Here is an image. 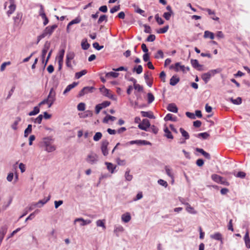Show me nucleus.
<instances>
[{"label":"nucleus","instance_id":"nucleus-1","mask_svg":"<svg viewBox=\"0 0 250 250\" xmlns=\"http://www.w3.org/2000/svg\"><path fill=\"white\" fill-rule=\"evenodd\" d=\"M53 139L51 137L43 139V144L45 146V150L48 152H52L56 149V147L52 145Z\"/></svg>","mask_w":250,"mask_h":250},{"label":"nucleus","instance_id":"nucleus-2","mask_svg":"<svg viewBox=\"0 0 250 250\" xmlns=\"http://www.w3.org/2000/svg\"><path fill=\"white\" fill-rule=\"evenodd\" d=\"M170 69H174L176 72L182 71L186 73L187 71H189V67H185V65H182L180 62H176L174 64H172L170 66Z\"/></svg>","mask_w":250,"mask_h":250},{"label":"nucleus","instance_id":"nucleus-3","mask_svg":"<svg viewBox=\"0 0 250 250\" xmlns=\"http://www.w3.org/2000/svg\"><path fill=\"white\" fill-rule=\"evenodd\" d=\"M23 14L22 12H17L16 16L13 17L14 26L15 27H20L23 24L22 21Z\"/></svg>","mask_w":250,"mask_h":250},{"label":"nucleus","instance_id":"nucleus-4","mask_svg":"<svg viewBox=\"0 0 250 250\" xmlns=\"http://www.w3.org/2000/svg\"><path fill=\"white\" fill-rule=\"evenodd\" d=\"M219 71L218 69H213L211 70L207 73H204L202 75V79L206 83H207L211 77L213 76L215 74L218 73Z\"/></svg>","mask_w":250,"mask_h":250},{"label":"nucleus","instance_id":"nucleus-5","mask_svg":"<svg viewBox=\"0 0 250 250\" xmlns=\"http://www.w3.org/2000/svg\"><path fill=\"white\" fill-rule=\"evenodd\" d=\"M47 99L49 103V107H50L56 100V92L53 88L50 89Z\"/></svg>","mask_w":250,"mask_h":250},{"label":"nucleus","instance_id":"nucleus-6","mask_svg":"<svg viewBox=\"0 0 250 250\" xmlns=\"http://www.w3.org/2000/svg\"><path fill=\"white\" fill-rule=\"evenodd\" d=\"M150 126V124L149 121L147 119H143L142 123L138 125V127L140 129L145 131H147Z\"/></svg>","mask_w":250,"mask_h":250},{"label":"nucleus","instance_id":"nucleus-7","mask_svg":"<svg viewBox=\"0 0 250 250\" xmlns=\"http://www.w3.org/2000/svg\"><path fill=\"white\" fill-rule=\"evenodd\" d=\"M109 145V142L107 140H103L102 142L101 150L104 156H107L108 154V150L107 146Z\"/></svg>","mask_w":250,"mask_h":250},{"label":"nucleus","instance_id":"nucleus-8","mask_svg":"<svg viewBox=\"0 0 250 250\" xmlns=\"http://www.w3.org/2000/svg\"><path fill=\"white\" fill-rule=\"evenodd\" d=\"M95 88L93 86H86L84 87L79 92V96L80 97L83 96L84 95L88 93H92Z\"/></svg>","mask_w":250,"mask_h":250},{"label":"nucleus","instance_id":"nucleus-9","mask_svg":"<svg viewBox=\"0 0 250 250\" xmlns=\"http://www.w3.org/2000/svg\"><path fill=\"white\" fill-rule=\"evenodd\" d=\"M100 91L104 96L111 99H114V96L111 93L110 90L105 88L104 86H103L102 88H101Z\"/></svg>","mask_w":250,"mask_h":250},{"label":"nucleus","instance_id":"nucleus-10","mask_svg":"<svg viewBox=\"0 0 250 250\" xmlns=\"http://www.w3.org/2000/svg\"><path fill=\"white\" fill-rule=\"evenodd\" d=\"M97 160L98 156L96 154L93 153L89 154L86 158V161L91 164L96 163Z\"/></svg>","mask_w":250,"mask_h":250},{"label":"nucleus","instance_id":"nucleus-11","mask_svg":"<svg viewBox=\"0 0 250 250\" xmlns=\"http://www.w3.org/2000/svg\"><path fill=\"white\" fill-rule=\"evenodd\" d=\"M150 143L146 140H135L130 141L126 144V145H133V144H137L139 145H146L149 144Z\"/></svg>","mask_w":250,"mask_h":250},{"label":"nucleus","instance_id":"nucleus-12","mask_svg":"<svg viewBox=\"0 0 250 250\" xmlns=\"http://www.w3.org/2000/svg\"><path fill=\"white\" fill-rule=\"evenodd\" d=\"M57 27V26L55 24L52 26H48L45 28L43 32L45 33V35H50L54 31V30Z\"/></svg>","mask_w":250,"mask_h":250},{"label":"nucleus","instance_id":"nucleus-13","mask_svg":"<svg viewBox=\"0 0 250 250\" xmlns=\"http://www.w3.org/2000/svg\"><path fill=\"white\" fill-rule=\"evenodd\" d=\"M50 47V43L48 42H46L43 46V48L42 50V62H44V58L46 56L47 52H48Z\"/></svg>","mask_w":250,"mask_h":250},{"label":"nucleus","instance_id":"nucleus-14","mask_svg":"<svg viewBox=\"0 0 250 250\" xmlns=\"http://www.w3.org/2000/svg\"><path fill=\"white\" fill-rule=\"evenodd\" d=\"M202 10L207 11L208 14L211 16V18L215 21H218L219 18L215 16V13L214 11H212L208 8H202Z\"/></svg>","mask_w":250,"mask_h":250},{"label":"nucleus","instance_id":"nucleus-15","mask_svg":"<svg viewBox=\"0 0 250 250\" xmlns=\"http://www.w3.org/2000/svg\"><path fill=\"white\" fill-rule=\"evenodd\" d=\"M76 222H80V225L82 226L89 224L91 223V221L90 220H84L83 218H82L76 219L74 221V223H76Z\"/></svg>","mask_w":250,"mask_h":250},{"label":"nucleus","instance_id":"nucleus-16","mask_svg":"<svg viewBox=\"0 0 250 250\" xmlns=\"http://www.w3.org/2000/svg\"><path fill=\"white\" fill-rule=\"evenodd\" d=\"M244 239L246 247L248 249H250V238L249 237V231L248 229H247Z\"/></svg>","mask_w":250,"mask_h":250},{"label":"nucleus","instance_id":"nucleus-17","mask_svg":"<svg viewBox=\"0 0 250 250\" xmlns=\"http://www.w3.org/2000/svg\"><path fill=\"white\" fill-rule=\"evenodd\" d=\"M150 74V73L148 71H147L145 73L144 75L145 79L146 81L147 85L150 87H151L152 84V81L149 78V75Z\"/></svg>","mask_w":250,"mask_h":250},{"label":"nucleus","instance_id":"nucleus-18","mask_svg":"<svg viewBox=\"0 0 250 250\" xmlns=\"http://www.w3.org/2000/svg\"><path fill=\"white\" fill-rule=\"evenodd\" d=\"M167 109L169 111L177 113L178 112V108L176 104L174 103L170 104L168 105Z\"/></svg>","mask_w":250,"mask_h":250},{"label":"nucleus","instance_id":"nucleus-19","mask_svg":"<svg viewBox=\"0 0 250 250\" xmlns=\"http://www.w3.org/2000/svg\"><path fill=\"white\" fill-rule=\"evenodd\" d=\"M196 151L199 153H201L207 159H208V160L210 159L211 158H210V154L204 151L203 149L200 148H196Z\"/></svg>","mask_w":250,"mask_h":250},{"label":"nucleus","instance_id":"nucleus-20","mask_svg":"<svg viewBox=\"0 0 250 250\" xmlns=\"http://www.w3.org/2000/svg\"><path fill=\"white\" fill-rule=\"evenodd\" d=\"M191 63L194 68L199 70H201V67H202V65L199 63L198 61L197 60H191Z\"/></svg>","mask_w":250,"mask_h":250},{"label":"nucleus","instance_id":"nucleus-21","mask_svg":"<svg viewBox=\"0 0 250 250\" xmlns=\"http://www.w3.org/2000/svg\"><path fill=\"white\" fill-rule=\"evenodd\" d=\"M142 116L143 117H148L150 119H154L155 117L151 111H144L141 112Z\"/></svg>","mask_w":250,"mask_h":250},{"label":"nucleus","instance_id":"nucleus-22","mask_svg":"<svg viewBox=\"0 0 250 250\" xmlns=\"http://www.w3.org/2000/svg\"><path fill=\"white\" fill-rule=\"evenodd\" d=\"M165 121H171L176 122L177 120V118L173 116L172 114L168 113L167 114L164 118Z\"/></svg>","mask_w":250,"mask_h":250},{"label":"nucleus","instance_id":"nucleus-23","mask_svg":"<svg viewBox=\"0 0 250 250\" xmlns=\"http://www.w3.org/2000/svg\"><path fill=\"white\" fill-rule=\"evenodd\" d=\"M78 84L77 83L74 82L72 83L69 84L67 86L65 89L64 90L63 93V94H65L67 92H69L72 88H74Z\"/></svg>","mask_w":250,"mask_h":250},{"label":"nucleus","instance_id":"nucleus-24","mask_svg":"<svg viewBox=\"0 0 250 250\" xmlns=\"http://www.w3.org/2000/svg\"><path fill=\"white\" fill-rule=\"evenodd\" d=\"M131 216L129 213L126 212L122 215V220L125 223H127L131 220Z\"/></svg>","mask_w":250,"mask_h":250},{"label":"nucleus","instance_id":"nucleus-25","mask_svg":"<svg viewBox=\"0 0 250 250\" xmlns=\"http://www.w3.org/2000/svg\"><path fill=\"white\" fill-rule=\"evenodd\" d=\"M180 81V79L177 76H173L170 80V84L171 85H175Z\"/></svg>","mask_w":250,"mask_h":250},{"label":"nucleus","instance_id":"nucleus-26","mask_svg":"<svg viewBox=\"0 0 250 250\" xmlns=\"http://www.w3.org/2000/svg\"><path fill=\"white\" fill-rule=\"evenodd\" d=\"M50 196L47 197V199H44L43 200H41L36 204H35V206H37L39 207H42L43 205L46 204L49 200H50Z\"/></svg>","mask_w":250,"mask_h":250},{"label":"nucleus","instance_id":"nucleus-27","mask_svg":"<svg viewBox=\"0 0 250 250\" xmlns=\"http://www.w3.org/2000/svg\"><path fill=\"white\" fill-rule=\"evenodd\" d=\"M16 6L15 4H10L9 6V10L7 11V15L8 17H10L15 11Z\"/></svg>","mask_w":250,"mask_h":250},{"label":"nucleus","instance_id":"nucleus-28","mask_svg":"<svg viewBox=\"0 0 250 250\" xmlns=\"http://www.w3.org/2000/svg\"><path fill=\"white\" fill-rule=\"evenodd\" d=\"M105 164L107 166V169L111 173H114V171L116 168V166H114L112 163L109 162H105Z\"/></svg>","mask_w":250,"mask_h":250},{"label":"nucleus","instance_id":"nucleus-29","mask_svg":"<svg viewBox=\"0 0 250 250\" xmlns=\"http://www.w3.org/2000/svg\"><path fill=\"white\" fill-rule=\"evenodd\" d=\"M164 132H165V136L168 138V139H172L173 138V135H172L171 132L169 130L168 128L166 126L165 128H164Z\"/></svg>","mask_w":250,"mask_h":250},{"label":"nucleus","instance_id":"nucleus-30","mask_svg":"<svg viewBox=\"0 0 250 250\" xmlns=\"http://www.w3.org/2000/svg\"><path fill=\"white\" fill-rule=\"evenodd\" d=\"M210 237L214 240H222V234L219 232L215 233L214 234L211 235Z\"/></svg>","mask_w":250,"mask_h":250},{"label":"nucleus","instance_id":"nucleus-31","mask_svg":"<svg viewBox=\"0 0 250 250\" xmlns=\"http://www.w3.org/2000/svg\"><path fill=\"white\" fill-rule=\"evenodd\" d=\"M116 119L115 117L107 115L104 118L103 122L104 123H107L109 120L114 121Z\"/></svg>","mask_w":250,"mask_h":250},{"label":"nucleus","instance_id":"nucleus-32","mask_svg":"<svg viewBox=\"0 0 250 250\" xmlns=\"http://www.w3.org/2000/svg\"><path fill=\"white\" fill-rule=\"evenodd\" d=\"M186 210L191 214H196V211L194 210V208H192L188 203H186Z\"/></svg>","mask_w":250,"mask_h":250},{"label":"nucleus","instance_id":"nucleus-33","mask_svg":"<svg viewBox=\"0 0 250 250\" xmlns=\"http://www.w3.org/2000/svg\"><path fill=\"white\" fill-rule=\"evenodd\" d=\"M87 71L85 69L81 71L77 72L75 73V78L77 79H80L81 77L85 75L87 73Z\"/></svg>","mask_w":250,"mask_h":250},{"label":"nucleus","instance_id":"nucleus-34","mask_svg":"<svg viewBox=\"0 0 250 250\" xmlns=\"http://www.w3.org/2000/svg\"><path fill=\"white\" fill-rule=\"evenodd\" d=\"M195 136L197 138H202L203 139H206L209 136V135L207 132H203L196 134Z\"/></svg>","mask_w":250,"mask_h":250},{"label":"nucleus","instance_id":"nucleus-35","mask_svg":"<svg viewBox=\"0 0 250 250\" xmlns=\"http://www.w3.org/2000/svg\"><path fill=\"white\" fill-rule=\"evenodd\" d=\"M81 19L80 17H77L71 21L67 25V28H69V26L74 24L79 23L81 22Z\"/></svg>","mask_w":250,"mask_h":250},{"label":"nucleus","instance_id":"nucleus-36","mask_svg":"<svg viewBox=\"0 0 250 250\" xmlns=\"http://www.w3.org/2000/svg\"><path fill=\"white\" fill-rule=\"evenodd\" d=\"M130 170L127 168L125 172V177L126 181H130L132 179L133 176L130 174Z\"/></svg>","mask_w":250,"mask_h":250},{"label":"nucleus","instance_id":"nucleus-37","mask_svg":"<svg viewBox=\"0 0 250 250\" xmlns=\"http://www.w3.org/2000/svg\"><path fill=\"white\" fill-rule=\"evenodd\" d=\"M204 38H209L210 39H213L214 38V34L212 32H211L208 31H205L204 32Z\"/></svg>","mask_w":250,"mask_h":250},{"label":"nucleus","instance_id":"nucleus-38","mask_svg":"<svg viewBox=\"0 0 250 250\" xmlns=\"http://www.w3.org/2000/svg\"><path fill=\"white\" fill-rule=\"evenodd\" d=\"M124 230V228L122 226H120L116 227L115 228L114 232L116 234L117 236H119V233L122 232Z\"/></svg>","mask_w":250,"mask_h":250},{"label":"nucleus","instance_id":"nucleus-39","mask_svg":"<svg viewBox=\"0 0 250 250\" xmlns=\"http://www.w3.org/2000/svg\"><path fill=\"white\" fill-rule=\"evenodd\" d=\"M119 75V74L117 72H109L105 74V77L106 78L113 77V78H117Z\"/></svg>","mask_w":250,"mask_h":250},{"label":"nucleus","instance_id":"nucleus-40","mask_svg":"<svg viewBox=\"0 0 250 250\" xmlns=\"http://www.w3.org/2000/svg\"><path fill=\"white\" fill-rule=\"evenodd\" d=\"M39 107H40V106H39V105L34 107L33 110L30 112L28 113V115L29 116H33V115H36L38 113H39L40 112V108Z\"/></svg>","mask_w":250,"mask_h":250},{"label":"nucleus","instance_id":"nucleus-41","mask_svg":"<svg viewBox=\"0 0 250 250\" xmlns=\"http://www.w3.org/2000/svg\"><path fill=\"white\" fill-rule=\"evenodd\" d=\"M212 179L216 182L219 183L221 180H223V177L221 176L217 175V174H213L211 176Z\"/></svg>","mask_w":250,"mask_h":250},{"label":"nucleus","instance_id":"nucleus-42","mask_svg":"<svg viewBox=\"0 0 250 250\" xmlns=\"http://www.w3.org/2000/svg\"><path fill=\"white\" fill-rule=\"evenodd\" d=\"M180 131L181 133L182 136L185 138L186 140L189 139V136L188 132L185 130L183 128H180Z\"/></svg>","mask_w":250,"mask_h":250},{"label":"nucleus","instance_id":"nucleus-43","mask_svg":"<svg viewBox=\"0 0 250 250\" xmlns=\"http://www.w3.org/2000/svg\"><path fill=\"white\" fill-rule=\"evenodd\" d=\"M133 72H136L138 74H141L143 71V67L141 65H138L137 67H134Z\"/></svg>","mask_w":250,"mask_h":250},{"label":"nucleus","instance_id":"nucleus-44","mask_svg":"<svg viewBox=\"0 0 250 250\" xmlns=\"http://www.w3.org/2000/svg\"><path fill=\"white\" fill-rule=\"evenodd\" d=\"M230 100L235 104H240L242 103V99L240 97H238L236 99H233L232 98H231Z\"/></svg>","mask_w":250,"mask_h":250},{"label":"nucleus","instance_id":"nucleus-45","mask_svg":"<svg viewBox=\"0 0 250 250\" xmlns=\"http://www.w3.org/2000/svg\"><path fill=\"white\" fill-rule=\"evenodd\" d=\"M32 132V125H28L27 127L25 129L24 131V136L27 137L29 134H30Z\"/></svg>","mask_w":250,"mask_h":250},{"label":"nucleus","instance_id":"nucleus-46","mask_svg":"<svg viewBox=\"0 0 250 250\" xmlns=\"http://www.w3.org/2000/svg\"><path fill=\"white\" fill-rule=\"evenodd\" d=\"M75 53L73 52H68L66 55V60L68 61H71L74 58Z\"/></svg>","mask_w":250,"mask_h":250},{"label":"nucleus","instance_id":"nucleus-47","mask_svg":"<svg viewBox=\"0 0 250 250\" xmlns=\"http://www.w3.org/2000/svg\"><path fill=\"white\" fill-rule=\"evenodd\" d=\"M21 119L20 117H17L13 123V124L12 125L11 127L12 128L16 130L17 129V125L19 124V123L21 121Z\"/></svg>","mask_w":250,"mask_h":250},{"label":"nucleus","instance_id":"nucleus-48","mask_svg":"<svg viewBox=\"0 0 250 250\" xmlns=\"http://www.w3.org/2000/svg\"><path fill=\"white\" fill-rule=\"evenodd\" d=\"M168 28V25L165 26L157 30V32L159 34L165 33L167 31Z\"/></svg>","mask_w":250,"mask_h":250},{"label":"nucleus","instance_id":"nucleus-49","mask_svg":"<svg viewBox=\"0 0 250 250\" xmlns=\"http://www.w3.org/2000/svg\"><path fill=\"white\" fill-rule=\"evenodd\" d=\"M102 137V134L101 132H96L93 137V140L95 141H99Z\"/></svg>","mask_w":250,"mask_h":250},{"label":"nucleus","instance_id":"nucleus-50","mask_svg":"<svg viewBox=\"0 0 250 250\" xmlns=\"http://www.w3.org/2000/svg\"><path fill=\"white\" fill-rule=\"evenodd\" d=\"M96 225L98 227H101L104 229H105L106 227L104 225V220H98L96 221Z\"/></svg>","mask_w":250,"mask_h":250},{"label":"nucleus","instance_id":"nucleus-51","mask_svg":"<svg viewBox=\"0 0 250 250\" xmlns=\"http://www.w3.org/2000/svg\"><path fill=\"white\" fill-rule=\"evenodd\" d=\"M107 21V17L105 15H102L100 17V18L98 21V23L101 24V23H102L103 21Z\"/></svg>","mask_w":250,"mask_h":250},{"label":"nucleus","instance_id":"nucleus-52","mask_svg":"<svg viewBox=\"0 0 250 250\" xmlns=\"http://www.w3.org/2000/svg\"><path fill=\"white\" fill-rule=\"evenodd\" d=\"M85 107V104L83 103H81L77 105V109L79 111H84Z\"/></svg>","mask_w":250,"mask_h":250},{"label":"nucleus","instance_id":"nucleus-53","mask_svg":"<svg viewBox=\"0 0 250 250\" xmlns=\"http://www.w3.org/2000/svg\"><path fill=\"white\" fill-rule=\"evenodd\" d=\"M155 58H157V59L159 58H164L163 52L161 50H159L157 52L156 54H155Z\"/></svg>","mask_w":250,"mask_h":250},{"label":"nucleus","instance_id":"nucleus-54","mask_svg":"<svg viewBox=\"0 0 250 250\" xmlns=\"http://www.w3.org/2000/svg\"><path fill=\"white\" fill-rule=\"evenodd\" d=\"M155 18L156 19V21H157V22H158V23L159 24L161 25V24H164V21L161 18L159 17L158 14H156L155 15Z\"/></svg>","mask_w":250,"mask_h":250},{"label":"nucleus","instance_id":"nucleus-55","mask_svg":"<svg viewBox=\"0 0 250 250\" xmlns=\"http://www.w3.org/2000/svg\"><path fill=\"white\" fill-rule=\"evenodd\" d=\"M116 162L118 165L125 166L126 164V161L125 160H122L119 158L116 159Z\"/></svg>","mask_w":250,"mask_h":250},{"label":"nucleus","instance_id":"nucleus-56","mask_svg":"<svg viewBox=\"0 0 250 250\" xmlns=\"http://www.w3.org/2000/svg\"><path fill=\"white\" fill-rule=\"evenodd\" d=\"M39 212V210H36L34 212L30 214L29 216L26 218L25 221H27L28 220H32L35 217V214L38 213Z\"/></svg>","mask_w":250,"mask_h":250},{"label":"nucleus","instance_id":"nucleus-57","mask_svg":"<svg viewBox=\"0 0 250 250\" xmlns=\"http://www.w3.org/2000/svg\"><path fill=\"white\" fill-rule=\"evenodd\" d=\"M11 64V62H4L3 63H2V64L0 66V71H3L5 70V67L7 65H9Z\"/></svg>","mask_w":250,"mask_h":250},{"label":"nucleus","instance_id":"nucleus-58","mask_svg":"<svg viewBox=\"0 0 250 250\" xmlns=\"http://www.w3.org/2000/svg\"><path fill=\"white\" fill-rule=\"evenodd\" d=\"M173 14V13H171L170 12H165L163 14V17L167 21L169 20L171 16V15Z\"/></svg>","mask_w":250,"mask_h":250},{"label":"nucleus","instance_id":"nucleus-59","mask_svg":"<svg viewBox=\"0 0 250 250\" xmlns=\"http://www.w3.org/2000/svg\"><path fill=\"white\" fill-rule=\"evenodd\" d=\"M148 103H151L154 100V97L152 94L149 93L147 94Z\"/></svg>","mask_w":250,"mask_h":250},{"label":"nucleus","instance_id":"nucleus-60","mask_svg":"<svg viewBox=\"0 0 250 250\" xmlns=\"http://www.w3.org/2000/svg\"><path fill=\"white\" fill-rule=\"evenodd\" d=\"M165 170L166 171V173L167 175H168L169 177L172 178L173 177V174L171 171V169L169 168V167L167 166L165 167Z\"/></svg>","mask_w":250,"mask_h":250},{"label":"nucleus","instance_id":"nucleus-61","mask_svg":"<svg viewBox=\"0 0 250 250\" xmlns=\"http://www.w3.org/2000/svg\"><path fill=\"white\" fill-rule=\"evenodd\" d=\"M64 52L65 51L64 49H62L60 51L59 53L58 60L63 61Z\"/></svg>","mask_w":250,"mask_h":250},{"label":"nucleus","instance_id":"nucleus-62","mask_svg":"<svg viewBox=\"0 0 250 250\" xmlns=\"http://www.w3.org/2000/svg\"><path fill=\"white\" fill-rule=\"evenodd\" d=\"M39 15L41 16V17H44L46 16L45 13L44 12L43 6L42 5H40V9L39 11Z\"/></svg>","mask_w":250,"mask_h":250},{"label":"nucleus","instance_id":"nucleus-63","mask_svg":"<svg viewBox=\"0 0 250 250\" xmlns=\"http://www.w3.org/2000/svg\"><path fill=\"white\" fill-rule=\"evenodd\" d=\"M81 45H82V48L84 50H87L90 46L89 44L88 43H87L86 42H82Z\"/></svg>","mask_w":250,"mask_h":250},{"label":"nucleus","instance_id":"nucleus-64","mask_svg":"<svg viewBox=\"0 0 250 250\" xmlns=\"http://www.w3.org/2000/svg\"><path fill=\"white\" fill-rule=\"evenodd\" d=\"M120 5L115 6L113 8L110 9V12L111 13H114L119 11L120 10Z\"/></svg>","mask_w":250,"mask_h":250}]
</instances>
